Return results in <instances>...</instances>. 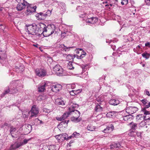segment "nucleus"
<instances>
[{
    "label": "nucleus",
    "instance_id": "obj_1",
    "mask_svg": "<svg viewBox=\"0 0 150 150\" xmlns=\"http://www.w3.org/2000/svg\"><path fill=\"white\" fill-rule=\"evenodd\" d=\"M23 88L22 85L19 83L18 81L14 80L12 81L10 86L7 90H5L4 93L1 94V96L3 97L9 93H17L18 91Z\"/></svg>",
    "mask_w": 150,
    "mask_h": 150
},
{
    "label": "nucleus",
    "instance_id": "obj_2",
    "mask_svg": "<svg viewBox=\"0 0 150 150\" xmlns=\"http://www.w3.org/2000/svg\"><path fill=\"white\" fill-rule=\"evenodd\" d=\"M55 27L53 24L48 25L46 28H44L42 33L45 37L49 36L54 33L55 30Z\"/></svg>",
    "mask_w": 150,
    "mask_h": 150
},
{
    "label": "nucleus",
    "instance_id": "obj_3",
    "mask_svg": "<svg viewBox=\"0 0 150 150\" xmlns=\"http://www.w3.org/2000/svg\"><path fill=\"white\" fill-rule=\"evenodd\" d=\"M25 31L26 34L32 35H36L38 32L36 25H30L28 26L27 28H25Z\"/></svg>",
    "mask_w": 150,
    "mask_h": 150
},
{
    "label": "nucleus",
    "instance_id": "obj_4",
    "mask_svg": "<svg viewBox=\"0 0 150 150\" xmlns=\"http://www.w3.org/2000/svg\"><path fill=\"white\" fill-rule=\"evenodd\" d=\"M71 114V113L68 111V112L64 113L63 115L61 117H57L56 119L59 121H63L60 123L61 125L65 124L66 126L67 125L69 122V120H64L67 118L69 116V115Z\"/></svg>",
    "mask_w": 150,
    "mask_h": 150
},
{
    "label": "nucleus",
    "instance_id": "obj_5",
    "mask_svg": "<svg viewBox=\"0 0 150 150\" xmlns=\"http://www.w3.org/2000/svg\"><path fill=\"white\" fill-rule=\"evenodd\" d=\"M73 116L71 117V120L72 121L75 122H78L81 120V119L79 118L80 113L79 112L78 110H75V112H73L71 113Z\"/></svg>",
    "mask_w": 150,
    "mask_h": 150
},
{
    "label": "nucleus",
    "instance_id": "obj_6",
    "mask_svg": "<svg viewBox=\"0 0 150 150\" xmlns=\"http://www.w3.org/2000/svg\"><path fill=\"white\" fill-rule=\"evenodd\" d=\"M35 74L38 76L43 77L46 74V71L42 69H37L35 70Z\"/></svg>",
    "mask_w": 150,
    "mask_h": 150
},
{
    "label": "nucleus",
    "instance_id": "obj_7",
    "mask_svg": "<svg viewBox=\"0 0 150 150\" xmlns=\"http://www.w3.org/2000/svg\"><path fill=\"white\" fill-rule=\"evenodd\" d=\"M30 112L31 113L30 117L31 118L33 117H35L39 112V109L35 105H33L31 108Z\"/></svg>",
    "mask_w": 150,
    "mask_h": 150
},
{
    "label": "nucleus",
    "instance_id": "obj_8",
    "mask_svg": "<svg viewBox=\"0 0 150 150\" xmlns=\"http://www.w3.org/2000/svg\"><path fill=\"white\" fill-rule=\"evenodd\" d=\"M28 5V3L25 1V0H23V2H21L18 4L16 8L18 11H21L25 8Z\"/></svg>",
    "mask_w": 150,
    "mask_h": 150
},
{
    "label": "nucleus",
    "instance_id": "obj_9",
    "mask_svg": "<svg viewBox=\"0 0 150 150\" xmlns=\"http://www.w3.org/2000/svg\"><path fill=\"white\" fill-rule=\"evenodd\" d=\"M62 86L59 84L53 85L52 86L51 90L53 92L57 93L61 89Z\"/></svg>",
    "mask_w": 150,
    "mask_h": 150
},
{
    "label": "nucleus",
    "instance_id": "obj_10",
    "mask_svg": "<svg viewBox=\"0 0 150 150\" xmlns=\"http://www.w3.org/2000/svg\"><path fill=\"white\" fill-rule=\"evenodd\" d=\"M138 110V108L136 107H130L127 108L126 111L127 113L130 115L135 112Z\"/></svg>",
    "mask_w": 150,
    "mask_h": 150
},
{
    "label": "nucleus",
    "instance_id": "obj_11",
    "mask_svg": "<svg viewBox=\"0 0 150 150\" xmlns=\"http://www.w3.org/2000/svg\"><path fill=\"white\" fill-rule=\"evenodd\" d=\"M47 86H48V84L46 82H44L40 83L38 87V91L39 92H44Z\"/></svg>",
    "mask_w": 150,
    "mask_h": 150
},
{
    "label": "nucleus",
    "instance_id": "obj_12",
    "mask_svg": "<svg viewBox=\"0 0 150 150\" xmlns=\"http://www.w3.org/2000/svg\"><path fill=\"white\" fill-rule=\"evenodd\" d=\"M121 147V144L119 142L112 143L110 145V149H114L115 150H118Z\"/></svg>",
    "mask_w": 150,
    "mask_h": 150
},
{
    "label": "nucleus",
    "instance_id": "obj_13",
    "mask_svg": "<svg viewBox=\"0 0 150 150\" xmlns=\"http://www.w3.org/2000/svg\"><path fill=\"white\" fill-rule=\"evenodd\" d=\"M70 105L71 106L69 108V111L71 113H72L73 112H75V110H75V109L78 107V105L72 103H71Z\"/></svg>",
    "mask_w": 150,
    "mask_h": 150
},
{
    "label": "nucleus",
    "instance_id": "obj_14",
    "mask_svg": "<svg viewBox=\"0 0 150 150\" xmlns=\"http://www.w3.org/2000/svg\"><path fill=\"white\" fill-rule=\"evenodd\" d=\"M27 9L26 10L28 14H29L30 13L34 12L36 11V6H30L28 4V5L26 6Z\"/></svg>",
    "mask_w": 150,
    "mask_h": 150
},
{
    "label": "nucleus",
    "instance_id": "obj_15",
    "mask_svg": "<svg viewBox=\"0 0 150 150\" xmlns=\"http://www.w3.org/2000/svg\"><path fill=\"white\" fill-rule=\"evenodd\" d=\"M67 134L66 133H64L56 135L55 136V137L58 140L61 139L63 141L66 139V137H67Z\"/></svg>",
    "mask_w": 150,
    "mask_h": 150
},
{
    "label": "nucleus",
    "instance_id": "obj_16",
    "mask_svg": "<svg viewBox=\"0 0 150 150\" xmlns=\"http://www.w3.org/2000/svg\"><path fill=\"white\" fill-rule=\"evenodd\" d=\"M86 21V23L91 24H94L98 21V18L95 17L88 18Z\"/></svg>",
    "mask_w": 150,
    "mask_h": 150
},
{
    "label": "nucleus",
    "instance_id": "obj_17",
    "mask_svg": "<svg viewBox=\"0 0 150 150\" xmlns=\"http://www.w3.org/2000/svg\"><path fill=\"white\" fill-rule=\"evenodd\" d=\"M17 128L13 127V126H11L10 127V134H11L12 137H15L14 136L13 134H15L17 135V132H16Z\"/></svg>",
    "mask_w": 150,
    "mask_h": 150
},
{
    "label": "nucleus",
    "instance_id": "obj_18",
    "mask_svg": "<svg viewBox=\"0 0 150 150\" xmlns=\"http://www.w3.org/2000/svg\"><path fill=\"white\" fill-rule=\"evenodd\" d=\"M59 47L62 50L64 51L67 52L69 51L71 48H73V47H67L63 44L60 45Z\"/></svg>",
    "mask_w": 150,
    "mask_h": 150
},
{
    "label": "nucleus",
    "instance_id": "obj_19",
    "mask_svg": "<svg viewBox=\"0 0 150 150\" xmlns=\"http://www.w3.org/2000/svg\"><path fill=\"white\" fill-rule=\"evenodd\" d=\"M55 103L57 105L62 106L65 105V102L62 98H58L56 100Z\"/></svg>",
    "mask_w": 150,
    "mask_h": 150
},
{
    "label": "nucleus",
    "instance_id": "obj_20",
    "mask_svg": "<svg viewBox=\"0 0 150 150\" xmlns=\"http://www.w3.org/2000/svg\"><path fill=\"white\" fill-rule=\"evenodd\" d=\"M119 101L115 98H112L109 101V103L111 105H117L119 103Z\"/></svg>",
    "mask_w": 150,
    "mask_h": 150
},
{
    "label": "nucleus",
    "instance_id": "obj_21",
    "mask_svg": "<svg viewBox=\"0 0 150 150\" xmlns=\"http://www.w3.org/2000/svg\"><path fill=\"white\" fill-rule=\"evenodd\" d=\"M82 91L81 89H78L76 90H72L69 92L70 95L72 96H74L81 93Z\"/></svg>",
    "mask_w": 150,
    "mask_h": 150
},
{
    "label": "nucleus",
    "instance_id": "obj_22",
    "mask_svg": "<svg viewBox=\"0 0 150 150\" xmlns=\"http://www.w3.org/2000/svg\"><path fill=\"white\" fill-rule=\"evenodd\" d=\"M36 17L38 18L39 20L44 19L46 17L45 13H44L42 12H40L37 14Z\"/></svg>",
    "mask_w": 150,
    "mask_h": 150
},
{
    "label": "nucleus",
    "instance_id": "obj_23",
    "mask_svg": "<svg viewBox=\"0 0 150 150\" xmlns=\"http://www.w3.org/2000/svg\"><path fill=\"white\" fill-rule=\"evenodd\" d=\"M75 57V55L69 54L67 55L66 57V59L69 61L71 62L74 59Z\"/></svg>",
    "mask_w": 150,
    "mask_h": 150
},
{
    "label": "nucleus",
    "instance_id": "obj_24",
    "mask_svg": "<svg viewBox=\"0 0 150 150\" xmlns=\"http://www.w3.org/2000/svg\"><path fill=\"white\" fill-rule=\"evenodd\" d=\"M30 111L27 110H25L23 111L22 112L24 118H27L29 115Z\"/></svg>",
    "mask_w": 150,
    "mask_h": 150
},
{
    "label": "nucleus",
    "instance_id": "obj_25",
    "mask_svg": "<svg viewBox=\"0 0 150 150\" xmlns=\"http://www.w3.org/2000/svg\"><path fill=\"white\" fill-rule=\"evenodd\" d=\"M23 146L21 142L18 143L16 144H14L13 145H12L11 147H13V148L14 149H15L16 148H18L20 147Z\"/></svg>",
    "mask_w": 150,
    "mask_h": 150
},
{
    "label": "nucleus",
    "instance_id": "obj_26",
    "mask_svg": "<svg viewBox=\"0 0 150 150\" xmlns=\"http://www.w3.org/2000/svg\"><path fill=\"white\" fill-rule=\"evenodd\" d=\"M61 67L59 65H57L53 68V71L57 74L58 70L60 69Z\"/></svg>",
    "mask_w": 150,
    "mask_h": 150
},
{
    "label": "nucleus",
    "instance_id": "obj_27",
    "mask_svg": "<svg viewBox=\"0 0 150 150\" xmlns=\"http://www.w3.org/2000/svg\"><path fill=\"white\" fill-rule=\"evenodd\" d=\"M16 71L18 72H21L24 70V67L23 66L18 67L17 66H15Z\"/></svg>",
    "mask_w": 150,
    "mask_h": 150
},
{
    "label": "nucleus",
    "instance_id": "obj_28",
    "mask_svg": "<svg viewBox=\"0 0 150 150\" xmlns=\"http://www.w3.org/2000/svg\"><path fill=\"white\" fill-rule=\"evenodd\" d=\"M58 146L52 145L49 146V150H58Z\"/></svg>",
    "mask_w": 150,
    "mask_h": 150
},
{
    "label": "nucleus",
    "instance_id": "obj_29",
    "mask_svg": "<svg viewBox=\"0 0 150 150\" xmlns=\"http://www.w3.org/2000/svg\"><path fill=\"white\" fill-rule=\"evenodd\" d=\"M87 129L88 130L92 131L95 129L96 127L93 126L91 124H89L87 126Z\"/></svg>",
    "mask_w": 150,
    "mask_h": 150
},
{
    "label": "nucleus",
    "instance_id": "obj_30",
    "mask_svg": "<svg viewBox=\"0 0 150 150\" xmlns=\"http://www.w3.org/2000/svg\"><path fill=\"white\" fill-rule=\"evenodd\" d=\"M106 116L110 118L113 117L115 116V113L114 112H110L106 114Z\"/></svg>",
    "mask_w": 150,
    "mask_h": 150
},
{
    "label": "nucleus",
    "instance_id": "obj_31",
    "mask_svg": "<svg viewBox=\"0 0 150 150\" xmlns=\"http://www.w3.org/2000/svg\"><path fill=\"white\" fill-rule=\"evenodd\" d=\"M103 108L99 105H97L95 108V110L96 112H101L102 111Z\"/></svg>",
    "mask_w": 150,
    "mask_h": 150
},
{
    "label": "nucleus",
    "instance_id": "obj_32",
    "mask_svg": "<svg viewBox=\"0 0 150 150\" xmlns=\"http://www.w3.org/2000/svg\"><path fill=\"white\" fill-rule=\"evenodd\" d=\"M65 71L61 67L60 69L58 70V72L57 73V75L62 76L64 73Z\"/></svg>",
    "mask_w": 150,
    "mask_h": 150
},
{
    "label": "nucleus",
    "instance_id": "obj_33",
    "mask_svg": "<svg viewBox=\"0 0 150 150\" xmlns=\"http://www.w3.org/2000/svg\"><path fill=\"white\" fill-rule=\"evenodd\" d=\"M132 117L131 115H127L123 117V120L125 121H127L131 120Z\"/></svg>",
    "mask_w": 150,
    "mask_h": 150
},
{
    "label": "nucleus",
    "instance_id": "obj_34",
    "mask_svg": "<svg viewBox=\"0 0 150 150\" xmlns=\"http://www.w3.org/2000/svg\"><path fill=\"white\" fill-rule=\"evenodd\" d=\"M80 136V134L79 133H77L76 132H74L72 135V136H69L67 138V140L71 139L72 137H77Z\"/></svg>",
    "mask_w": 150,
    "mask_h": 150
},
{
    "label": "nucleus",
    "instance_id": "obj_35",
    "mask_svg": "<svg viewBox=\"0 0 150 150\" xmlns=\"http://www.w3.org/2000/svg\"><path fill=\"white\" fill-rule=\"evenodd\" d=\"M67 67L68 69H74V67L73 66L71 62L70 61L68 63Z\"/></svg>",
    "mask_w": 150,
    "mask_h": 150
},
{
    "label": "nucleus",
    "instance_id": "obj_36",
    "mask_svg": "<svg viewBox=\"0 0 150 150\" xmlns=\"http://www.w3.org/2000/svg\"><path fill=\"white\" fill-rule=\"evenodd\" d=\"M117 123H118V122H114L112 124L109 125V126L110 127L111 131H112L114 129V126L115 125V124Z\"/></svg>",
    "mask_w": 150,
    "mask_h": 150
},
{
    "label": "nucleus",
    "instance_id": "obj_37",
    "mask_svg": "<svg viewBox=\"0 0 150 150\" xmlns=\"http://www.w3.org/2000/svg\"><path fill=\"white\" fill-rule=\"evenodd\" d=\"M142 57L146 59H148L150 56V54L147 52H144L142 54Z\"/></svg>",
    "mask_w": 150,
    "mask_h": 150
},
{
    "label": "nucleus",
    "instance_id": "obj_38",
    "mask_svg": "<svg viewBox=\"0 0 150 150\" xmlns=\"http://www.w3.org/2000/svg\"><path fill=\"white\" fill-rule=\"evenodd\" d=\"M86 54V53L85 52H83V53L82 54H81L80 56L78 55H76V58L78 59H82L85 56Z\"/></svg>",
    "mask_w": 150,
    "mask_h": 150
},
{
    "label": "nucleus",
    "instance_id": "obj_39",
    "mask_svg": "<svg viewBox=\"0 0 150 150\" xmlns=\"http://www.w3.org/2000/svg\"><path fill=\"white\" fill-rule=\"evenodd\" d=\"M130 124H132V125L131 126V128L132 129L135 130L137 127V124L135 123H132V122H131L130 123Z\"/></svg>",
    "mask_w": 150,
    "mask_h": 150
},
{
    "label": "nucleus",
    "instance_id": "obj_40",
    "mask_svg": "<svg viewBox=\"0 0 150 150\" xmlns=\"http://www.w3.org/2000/svg\"><path fill=\"white\" fill-rule=\"evenodd\" d=\"M143 111L144 112V114L145 116L149 115L150 116V112L149 111L146 110L144 109L143 110Z\"/></svg>",
    "mask_w": 150,
    "mask_h": 150
},
{
    "label": "nucleus",
    "instance_id": "obj_41",
    "mask_svg": "<svg viewBox=\"0 0 150 150\" xmlns=\"http://www.w3.org/2000/svg\"><path fill=\"white\" fill-rule=\"evenodd\" d=\"M25 127L27 129H28L30 131V132L32 129V126L30 125H25Z\"/></svg>",
    "mask_w": 150,
    "mask_h": 150
},
{
    "label": "nucleus",
    "instance_id": "obj_42",
    "mask_svg": "<svg viewBox=\"0 0 150 150\" xmlns=\"http://www.w3.org/2000/svg\"><path fill=\"white\" fill-rule=\"evenodd\" d=\"M128 3V0H122L121 4L122 5H126Z\"/></svg>",
    "mask_w": 150,
    "mask_h": 150
},
{
    "label": "nucleus",
    "instance_id": "obj_43",
    "mask_svg": "<svg viewBox=\"0 0 150 150\" xmlns=\"http://www.w3.org/2000/svg\"><path fill=\"white\" fill-rule=\"evenodd\" d=\"M51 11L48 10L45 13V15L47 17V16H50V15L51 14Z\"/></svg>",
    "mask_w": 150,
    "mask_h": 150
},
{
    "label": "nucleus",
    "instance_id": "obj_44",
    "mask_svg": "<svg viewBox=\"0 0 150 150\" xmlns=\"http://www.w3.org/2000/svg\"><path fill=\"white\" fill-rule=\"evenodd\" d=\"M86 16L87 17V14L84 13H82L79 15V17L81 18H84Z\"/></svg>",
    "mask_w": 150,
    "mask_h": 150
},
{
    "label": "nucleus",
    "instance_id": "obj_45",
    "mask_svg": "<svg viewBox=\"0 0 150 150\" xmlns=\"http://www.w3.org/2000/svg\"><path fill=\"white\" fill-rule=\"evenodd\" d=\"M143 119L144 120H150V116L149 115L147 116H143Z\"/></svg>",
    "mask_w": 150,
    "mask_h": 150
},
{
    "label": "nucleus",
    "instance_id": "obj_46",
    "mask_svg": "<svg viewBox=\"0 0 150 150\" xmlns=\"http://www.w3.org/2000/svg\"><path fill=\"white\" fill-rule=\"evenodd\" d=\"M30 140V139H24L23 140V142H21L22 144H23V145L25 144L28 143V141H29Z\"/></svg>",
    "mask_w": 150,
    "mask_h": 150
},
{
    "label": "nucleus",
    "instance_id": "obj_47",
    "mask_svg": "<svg viewBox=\"0 0 150 150\" xmlns=\"http://www.w3.org/2000/svg\"><path fill=\"white\" fill-rule=\"evenodd\" d=\"M142 102L145 105V106L146 107V105H147L148 101L146 100L143 99L142 100Z\"/></svg>",
    "mask_w": 150,
    "mask_h": 150
},
{
    "label": "nucleus",
    "instance_id": "obj_48",
    "mask_svg": "<svg viewBox=\"0 0 150 150\" xmlns=\"http://www.w3.org/2000/svg\"><path fill=\"white\" fill-rule=\"evenodd\" d=\"M69 87H70L71 89H73L76 87V85L74 84H69Z\"/></svg>",
    "mask_w": 150,
    "mask_h": 150
},
{
    "label": "nucleus",
    "instance_id": "obj_49",
    "mask_svg": "<svg viewBox=\"0 0 150 150\" xmlns=\"http://www.w3.org/2000/svg\"><path fill=\"white\" fill-rule=\"evenodd\" d=\"M0 28L3 31H4V29L5 28V27L2 24H0Z\"/></svg>",
    "mask_w": 150,
    "mask_h": 150
},
{
    "label": "nucleus",
    "instance_id": "obj_50",
    "mask_svg": "<svg viewBox=\"0 0 150 150\" xmlns=\"http://www.w3.org/2000/svg\"><path fill=\"white\" fill-rule=\"evenodd\" d=\"M66 33L65 32H63L62 33L61 36L63 38H64V37L66 35Z\"/></svg>",
    "mask_w": 150,
    "mask_h": 150
},
{
    "label": "nucleus",
    "instance_id": "obj_51",
    "mask_svg": "<svg viewBox=\"0 0 150 150\" xmlns=\"http://www.w3.org/2000/svg\"><path fill=\"white\" fill-rule=\"evenodd\" d=\"M43 111L45 113H48L50 112V111L49 110L47 109H44Z\"/></svg>",
    "mask_w": 150,
    "mask_h": 150
},
{
    "label": "nucleus",
    "instance_id": "obj_52",
    "mask_svg": "<svg viewBox=\"0 0 150 150\" xmlns=\"http://www.w3.org/2000/svg\"><path fill=\"white\" fill-rule=\"evenodd\" d=\"M145 92L146 93V94L149 96H150V94L149 93V91L147 90H145Z\"/></svg>",
    "mask_w": 150,
    "mask_h": 150
},
{
    "label": "nucleus",
    "instance_id": "obj_53",
    "mask_svg": "<svg viewBox=\"0 0 150 150\" xmlns=\"http://www.w3.org/2000/svg\"><path fill=\"white\" fill-rule=\"evenodd\" d=\"M142 118V115L139 114L137 116V119L138 120H139V118Z\"/></svg>",
    "mask_w": 150,
    "mask_h": 150
},
{
    "label": "nucleus",
    "instance_id": "obj_54",
    "mask_svg": "<svg viewBox=\"0 0 150 150\" xmlns=\"http://www.w3.org/2000/svg\"><path fill=\"white\" fill-rule=\"evenodd\" d=\"M145 46L146 47H150V43L149 42L146 43L145 44Z\"/></svg>",
    "mask_w": 150,
    "mask_h": 150
},
{
    "label": "nucleus",
    "instance_id": "obj_55",
    "mask_svg": "<svg viewBox=\"0 0 150 150\" xmlns=\"http://www.w3.org/2000/svg\"><path fill=\"white\" fill-rule=\"evenodd\" d=\"M150 107V102L148 101L147 105H146V108H148Z\"/></svg>",
    "mask_w": 150,
    "mask_h": 150
},
{
    "label": "nucleus",
    "instance_id": "obj_56",
    "mask_svg": "<svg viewBox=\"0 0 150 150\" xmlns=\"http://www.w3.org/2000/svg\"><path fill=\"white\" fill-rule=\"evenodd\" d=\"M103 132L105 133H108L109 132L108 131V130L106 129V128L103 131Z\"/></svg>",
    "mask_w": 150,
    "mask_h": 150
},
{
    "label": "nucleus",
    "instance_id": "obj_57",
    "mask_svg": "<svg viewBox=\"0 0 150 150\" xmlns=\"http://www.w3.org/2000/svg\"><path fill=\"white\" fill-rule=\"evenodd\" d=\"M106 129L108 130V131L109 132L110 130V127L109 126H107L106 127Z\"/></svg>",
    "mask_w": 150,
    "mask_h": 150
},
{
    "label": "nucleus",
    "instance_id": "obj_58",
    "mask_svg": "<svg viewBox=\"0 0 150 150\" xmlns=\"http://www.w3.org/2000/svg\"><path fill=\"white\" fill-rule=\"evenodd\" d=\"M35 47H38V45L37 44H34L33 45Z\"/></svg>",
    "mask_w": 150,
    "mask_h": 150
},
{
    "label": "nucleus",
    "instance_id": "obj_59",
    "mask_svg": "<svg viewBox=\"0 0 150 150\" xmlns=\"http://www.w3.org/2000/svg\"><path fill=\"white\" fill-rule=\"evenodd\" d=\"M79 49V50L80 52H81V54H82L83 53V52H84L82 49L81 48Z\"/></svg>",
    "mask_w": 150,
    "mask_h": 150
},
{
    "label": "nucleus",
    "instance_id": "obj_60",
    "mask_svg": "<svg viewBox=\"0 0 150 150\" xmlns=\"http://www.w3.org/2000/svg\"><path fill=\"white\" fill-rule=\"evenodd\" d=\"M3 9L4 8H3L0 7V12L2 11Z\"/></svg>",
    "mask_w": 150,
    "mask_h": 150
},
{
    "label": "nucleus",
    "instance_id": "obj_61",
    "mask_svg": "<svg viewBox=\"0 0 150 150\" xmlns=\"http://www.w3.org/2000/svg\"><path fill=\"white\" fill-rule=\"evenodd\" d=\"M138 136H140L141 134L139 133H138L137 134Z\"/></svg>",
    "mask_w": 150,
    "mask_h": 150
},
{
    "label": "nucleus",
    "instance_id": "obj_62",
    "mask_svg": "<svg viewBox=\"0 0 150 150\" xmlns=\"http://www.w3.org/2000/svg\"><path fill=\"white\" fill-rule=\"evenodd\" d=\"M4 126H7L8 125V124L7 123H5L4 124Z\"/></svg>",
    "mask_w": 150,
    "mask_h": 150
},
{
    "label": "nucleus",
    "instance_id": "obj_63",
    "mask_svg": "<svg viewBox=\"0 0 150 150\" xmlns=\"http://www.w3.org/2000/svg\"><path fill=\"white\" fill-rule=\"evenodd\" d=\"M2 52V50L1 49V48L0 47V52Z\"/></svg>",
    "mask_w": 150,
    "mask_h": 150
},
{
    "label": "nucleus",
    "instance_id": "obj_64",
    "mask_svg": "<svg viewBox=\"0 0 150 150\" xmlns=\"http://www.w3.org/2000/svg\"><path fill=\"white\" fill-rule=\"evenodd\" d=\"M144 123V124H145V122H141V123Z\"/></svg>",
    "mask_w": 150,
    "mask_h": 150
}]
</instances>
